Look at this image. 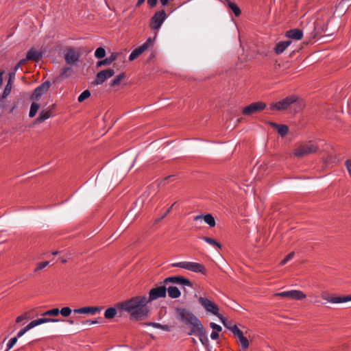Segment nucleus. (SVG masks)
I'll return each mask as SVG.
<instances>
[{"label": "nucleus", "mask_w": 351, "mask_h": 351, "mask_svg": "<svg viewBox=\"0 0 351 351\" xmlns=\"http://www.w3.org/2000/svg\"><path fill=\"white\" fill-rule=\"evenodd\" d=\"M291 44V40L280 41L276 44L274 51L276 54H280Z\"/></svg>", "instance_id": "nucleus-25"}, {"label": "nucleus", "mask_w": 351, "mask_h": 351, "mask_svg": "<svg viewBox=\"0 0 351 351\" xmlns=\"http://www.w3.org/2000/svg\"><path fill=\"white\" fill-rule=\"evenodd\" d=\"M199 339V341L202 342L203 345H206L208 343V339L207 337V334L206 332V330L201 333L199 335L197 336Z\"/></svg>", "instance_id": "nucleus-42"}, {"label": "nucleus", "mask_w": 351, "mask_h": 351, "mask_svg": "<svg viewBox=\"0 0 351 351\" xmlns=\"http://www.w3.org/2000/svg\"><path fill=\"white\" fill-rule=\"evenodd\" d=\"M49 264V261H44V262H40V263H38L37 267L34 269V272H37L38 271L44 269L45 267L48 266Z\"/></svg>", "instance_id": "nucleus-45"}, {"label": "nucleus", "mask_w": 351, "mask_h": 351, "mask_svg": "<svg viewBox=\"0 0 351 351\" xmlns=\"http://www.w3.org/2000/svg\"><path fill=\"white\" fill-rule=\"evenodd\" d=\"M90 96V93L88 90H85L83 91L78 97L77 101L79 102H82L86 99H88Z\"/></svg>", "instance_id": "nucleus-39"}, {"label": "nucleus", "mask_w": 351, "mask_h": 351, "mask_svg": "<svg viewBox=\"0 0 351 351\" xmlns=\"http://www.w3.org/2000/svg\"><path fill=\"white\" fill-rule=\"evenodd\" d=\"M158 0H147V3L149 6L154 7L156 5Z\"/></svg>", "instance_id": "nucleus-53"}, {"label": "nucleus", "mask_w": 351, "mask_h": 351, "mask_svg": "<svg viewBox=\"0 0 351 351\" xmlns=\"http://www.w3.org/2000/svg\"><path fill=\"white\" fill-rule=\"evenodd\" d=\"M286 37L295 40H300L303 37V32L299 29H292L285 34Z\"/></svg>", "instance_id": "nucleus-23"}, {"label": "nucleus", "mask_w": 351, "mask_h": 351, "mask_svg": "<svg viewBox=\"0 0 351 351\" xmlns=\"http://www.w3.org/2000/svg\"><path fill=\"white\" fill-rule=\"evenodd\" d=\"M173 178H174V176H169L168 177H166L165 178V180H171Z\"/></svg>", "instance_id": "nucleus-62"}, {"label": "nucleus", "mask_w": 351, "mask_h": 351, "mask_svg": "<svg viewBox=\"0 0 351 351\" xmlns=\"http://www.w3.org/2000/svg\"><path fill=\"white\" fill-rule=\"evenodd\" d=\"M321 296L323 300L332 304H339L351 301V295L346 296L330 297L326 293H322Z\"/></svg>", "instance_id": "nucleus-13"}, {"label": "nucleus", "mask_w": 351, "mask_h": 351, "mask_svg": "<svg viewBox=\"0 0 351 351\" xmlns=\"http://www.w3.org/2000/svg\"><path fill=\"white\" fill-rule=\"evenodd\" d=\"M18 338L16 337L11 338L8 343H7V350L5 351H8L10 349H11L16 343Z\"/></svg>", "instance_id": "nucleus-46"}, {"label": "nucleus", "mask_w": 351, "mask_h": 351, "mask_svg": "<svg viewBox=\"0 0 351 351\" xmlns=\"http://www.w3.org/2000/svg\"><path fill=\"white\" fill-rule=\"evenodd\" d=\"M210 327L213 330V331H219V332H221V330H222V328L221 326L214 323V322H210Z\"/></svg>", "instance_id": "nucleus-48"}, {"label": "nucleus", "mask_w": 351, "mask_h": 351, "mask_svg": "<svg viewBox=\"0 0 351 351\" xmlns=\"http://www.w3.org/2000/svg\"><path fill=\"white\" fill-rule=\"evenodd\" d=\"M15 76V72L14 71V73H9V79H12L14 78Z\"/></svg>", "instance_id": "nucleus-59"}, {"label": "nucleus", "mask_w": 351, "mask_h": 351, "mask_svg": "<svg viewBox=\"0 0 351 351\" xmlns=\"http://www.w3.org/2000/svg\"><path fill=\"white\" fill-rule=\"evenodd\" d=\"M58 254H59L58 251H54V252H52L53 255H58Z\"/></svg>", "instance_id": "nucleus-63"}, {"label": "nucleus", "mask_w": 351, "mask_h": 351, "mask_svg": "<svg viewBox=\"0 0 351 351\" xmlns=\"http://www.w3.org/2000/svg\"><path fill=\"white\" fill-rule=\"evenodd\" d=\"M167 291L171 298H178L181 295V292L179 289L174 286H169L167 288Z\"/></svg>", "instance_id": "nucleus-30"}, {"label": "nucleus", "mask_w": 351, "mask_h": 351, "mask_svg": "<svg viewBox=\"0 0 351 351\" xmlns=\"http://www.w3.org/2000/svg\"><path fill=\"white\" fill-rule=\"evenodd\" d=\"M276 296L301 300L306 298V294L300 290H291L275 293Z\"/></svg>", "instance_id": "nucleus-9"}, {"label": "nucleus", "mask_w": 351, "mask_h": 351, "mask_svg": "<svg viewBox=\"0 0 351 351\" xmlns=\"http://www.w3.org/2000/svg\"><path fill=\"white\" fill-rule=\"evenodd\" d=\"M154 39L149 38L142 45L134 49L129 56V60L133 61L149 47H153Z\"/></svg>", "instance_id": "nucleus-8"}, {"label": "nucleus", "mask_w": 351, "mask_h": 351, "mask_svg": "<svg viewBox=\"0 0 351 351\" xmlns=\"http://www.w3.org/2000/svg\"><path fill=\"white\" fill-rule=\"evenodd\" d=\"M295 256V253L293 252H290L283 260L280 263V265L283 266L289 261H291Z\"/></svg>", "instance_id": "nucleus-43"}, {"label": "nucleus", "mask_w": 351, "mask_h": 351, "mask_svg": "<svg viewBox=\"0 0 351 351\" xmlns=\"http://www.w3.org/2000/svg\"><path fill=\"white\" fill-rule=\"evenodd\" d=\"M166 294L167 287L164 285L152 289L149 291V297L147 298L148 303L160 298H165Z\"/></svg>", "instance_id": "nucleus-10"}, {"label": "nucleus", "mask_w": 351, "mask_h": 351, "mask_svg": "<svg viewBox=\"0 0 351 351\" xmlns=\"http://www.w3.org/2000/svg\"><path fill=\"white\" fill-rule=\"evenodd\" d=\"M106 56V50L104 47H98L95 51V57L98 59H101Z\"/></svg>", "instance_id": "nucleus-36"}, {"label": "nucleus", "mask_w": 351, "mask_h": 351, "mask_svg": "<svg viewBox=\"0 0 351 351\" xmlns=\"http://www.w3.org/2000/svg\"><path fill=\"white\" fill-rule=\"evenodd\" d=\"M169 0H160V3L162 5H166Z\"/></svg>", "instance_id": "nucleus-57"}, {"label": "nucleus", "mask_w": 351, "mask_h": 351, "mask_svg": "<svg viewBox=\"0 0 351 351\" xmlns=\"http://www.w3.org/2000/svg\"><path fill=\"white\" fill-rule=\"evenodd\" d=\"M102 308L99 306H86L82 307L79 308H75L73 310L75 313L78 314H90L95 315L97 313H99L101 311Z\"/></svg>", "instance_id": "nucleus-19"}, {"label": "nucleus", "mask_w": 351, "mask_h": 351, "mask_svg": "<svg viewBox=\"0 0 351 351\" xmlns=\"http://www.w3.org/2000/svg\"><path fill=\"white\" fill-rule=\"evenodd\" d=\"M67 322L71 325L74 324V321L72 319H68Z\"/></svg>", "instance_id": "nucleus-61"}, {"label": "nucleus", "mask_w": 351, "mask_h": 351, "mask_svg": "<svg viewBox=\"0 0 351 351\" xmlns=\"http://www.w3.org/2000/svg\"><path fill=\"white\" fill-rule=\"evenodd\" d=\"M346 168L348 169V171L349 173V175L351 177V160H346Z\"/></svg>", "instance_id": "nucleus-52"}, {"label": "nucleus", "mask_w": 351, "mask_h": 351, "mask_svg": "<svg viewBox=\"0 0 351 351\" xmlns=\"http://www.w3.org/2000/svg\"><path fill=\"white\" fill-rule=\"evenodd\" d=\"M28 60L27 59V57L24 59H22L18 63L21 64V65L22 66L23 64H24L26 61H27Z\"/></svg>", "instance_id": "nucleus-54"}, {"label": "nucleus", "mask_w": 351, "mask_h": 351, "mask_svg": "<svg viewBox=\"0 0 351 351\" xmlns=\"http://www.w3.org/2000/svg\"><path fill=\"white\" fill-rule=\"evenodd\" d=\"M297 101V97L295 96H289L287 97L275 104H272L270 106V109L271 110H282L287 109L292 104L295 103Z\"/></svg>", "instance_id": "nucleus-6"}, {"label": "nucleus", "mask_w": 351, "mask_h": 351, "mask_svg": "<svg viewBox=\"0 0 351 351\" xmlns=\"http://www.w3.org/2000/svg\"><path fill=\"white\" fill-rule=\"evenodd\" d=\"M166 19L167 14L164 10L156 12L151 19L150 28L158 30Z\"/></svg>", "instance_id": "nucleus-7"}, {"label": "nucleus", "mask_w": 351, "mask_h": 351, "mask_svg": "<svg viewBox=\"0 0 351 351\" xmlns=\"http://www.w3.org/2000/svg\"><path fill=\"white\" fill-rule=\"evenodd\" d=\"M117 311L115 308L110 307L106 310L104 313V317L106 319H112L116 315Z\"/></svg>", "instance_id": "nucleus-33"}, {"label": "nucleus", "mask_w": 351, "mask_h": 351, "mask_svg": "<svg viewBox=\"0 0 351 351\" xmlns=\"http://www.w3.org/2000/svg\"><path fill=\"white\" fill-rule=\"evenodd\" d=\"M169 282L182 285L188 287L191 286V281L189 279L184 278L182 276H171L165 278L164 280V283L168 284Z\"/></svg>", "instance_id": "nucleus-18"}, {"label": "nucleus", "mask_w": 351, "mask_h": 351, "mask_svg": "<svg viewBox=\"0 0 351 351\" xmlns=\"http://www.w3.org/2000/svg\"><path fill=\"white\" fill-rule=\"evenodd\" d=\"M144 1L145 0H138L137 5H139L142 4Z\"/></svg>", "instance_id": "nucleus-60"}, {"label": "nucleus", "mask_w": 351, "mask_h": 351, "mask_svg": "<svg viewBox=\"0 0 351 351\" xmlns=\"http://www.w3.org/2000/svg\"><path fill=\"white\" fill-rule=\"evenodd\" d=\"M319 146L315 141H309L299 145L294 150L295 156L302 158L304 156L315 153L318 151Z\"/></svg>", "instance_id": "nucleus-3"}, {"label": "nucleus", "mask_w": 351, "mask_h": 351, "mask_svg": "<svg viewBox=\"0 0 351 351\" xmlns=\"http://www.w3.org/2000/svg\"><path fill=\"white\" fill-rule=\"evenodd\" d=\"M39 108H40V105L38 104L33 102L30 107L29 117L31 118L34 117L36 114Z\"/></svg>", "instance_id": "nucleus-34"}, {"label": "nucleus", "mask_w": 351, "mask_h": 351, "mask_svg": "<svg viewBox=\"0 0 351 351\" xmlns=\"http://www.w3.org/2000/svg\"><path fill=\"white\" fill-rule=\"evenodd\" d=\"M50 86L51 83L49 81H46L41 84L34 90L31 99L38 101L40 97L49 90Z\"/></svg>", "instance_id": "nucleus-14"}, {"label": "nucleus", "mask_w": 351, "mask_h": 351, "mask_svg": "<svg viewBox=\"0 0 351 351\" xmlns=\"http://www.w3.org/2000/svg\"><path fill=\"white\" fill-rule=\"evenodd\" d=\"M32 328H33L32 327L30 323H29L25 327L23 328L18 332L16 337L17 338L22 337L26 332H27L28 330H29Z\"/></svg>", "instance_id": "nucleus-40"}, {"label": "nucleus", "mask_w": 351, "mask_h": 351, "mask_svg": "<svg viewBox=\"0 0 351 351\" xmlns=\"http://www.w3.org/2000/svg\"><path fill=\"white\" fill-rule=\"evenodd\" d=\"M174 204H175V203H174V204H173L171 205V206L170 208H169L166 210V212H165V213L161 216V217H160V218H159V219H156V222L157 223V222L160 221L162 219L165 218V217H166V216H167V215L171 212V209H172V208H173V205H174Z\"/></svg>", "instance_id": "nucleus-49"}, {"label": "nucleus", "mask_w": 351, "mask_h": 351, "mask_svg": "<svg viewBox=\"0 0 351 351\" xmlns=\"http://www.w3.org/2000/svg\"><path fill=\"white\" fill-rule=\"evenodd\" d=\"M114 75V71L112 69H105L99 72L96 75V79L93 82L94 85L103 84L107 79Z\"/></svg>", "instance_id": "nucleus-12"}, {"label": "nucleus", "mask_w": 351, "mask_h": 351, "mask_svg": "<svg viewBox=\"0 0 351 351\" xmlns=\"http://www.w3.org/2000/svg\"><path fill=\"white\" fill-rule=\"evenodd\" d=\"M219 331H213L210 334V338L213 340H216L219 338Z\"/></svg>", "instance_id": "nucleus-51"}, {"label": "nucleus", "mask_w": 351, "mask_h": 351, "mask_svg": "<svg viewBox=\"0 0 351 351\" xmlns=\"http://www.w3.org/2000/svg\"><path fill=\"white\" fill-rule=\"evenodd\" d=\"M200 219H203L208 226L214 227L216 224L215 219L211 214H206L205 215H197L194 217L195 221H197Z\"/></svg>", "instance_id": "nucleus-24"}, {"label": "nucleus", "mask_w": 351, "mask_h": 351, "mask_svg": "<svg viewBox=\"0 0 351 351\" xmlns=\"http://www.w3.org/2000/svg\"><path fill=\"white\" fill-rule=\"evenodd\" d=\"M332 15L333 14L332 9L326 8L320 10L317 13V19L315 22V29L328 35V25L330 20L332 19Z\"/></svg>", "instance_id": "nucleus-2"}, {"label": "nucleus", "mask_w": 351, "mask_h": 351, "mask_svg": "<svg viewBox=\"0 0 351 351\" xmlns=\"http://www.w3.org/2000/svg\"><path fill=\"white\" fill-rule=\"evenodd\" d=\"M266 108V104L261 101L254 102L243 109V114L251 115L256 112L261 111Z\"/></svg>", "instance_id": "nucleus-11"}, {"label": "nucleus", "mask_w": 351, "mask_h": 351, "mask_svg": "<svg viewBox=\"0 0 351 351\" xmlns=\"http://www.w3.org/2000/svg\"><path fill=\"white\" fill-rule=\"evenodd\" d=\"M72 311L71 309L69 308V307H63L62 308L61 310H60V313L63 316V317H68L70 315V314L71 313Z\"/></svg>", "instance_id": "nucleus-44"}, {"label": "nucleus", "mask_w": 351, "mask_h": 351, "mask_svg": "<svg viewBox=\"0 0 351 351\" xmlns=\"http://www.w3.org/2000/svg\"><path fill=\"white\" fill-rule=\"evenodd\" d=\"M228 7L232 10V11L234 12L236 16H239L241 14V10L240 8L237 5L236 3L233 2H229L228 3Z\"/></svg>", "instance_id": "nucleus-37"}, {"label": "nucleus", "mask_w": 351, "mask_h": 351, "mask_svg": "<svg viewBox=\"0 0 351 351\" xmlns=\"http://www.w3.org/2000/svg\"><path fill=\"white\" fill-rule=\"evenodd\" d=\"M171 265L173 267H180L195 273H200L202 274H206V273L205 267L202 264L195 262L182 261L172 263Z\"/></svg>", "instance_id": "nucleus-4"}, {"label": "nucleus", "mask_w": 351, "mask_h": 351, "mask_svg": "<svg viewBox=\"0 0 351 351\" xmlns=\"http://www.w3.org/2000/svg\"><path fill=\"white\" fill-rule=\"evenodd\" d=\"M58 319L53 318H38L32 321L30 323L32 328H34L38 325L49 323V322H57Z\"/></svg>", "instance_id": "nucleus-27"}, {"label": "nucleus", "mask_w": 351, "mask_h": 351, "mask_svg": "<svg viewBox=\"0 0 351 351\" xmlns=\"http://www.w3.org/2000/svg\"><path fill=\"white\" fill-rule=\"evenodd\" d=\"M190 325L192 326L191 330L189 333L190 335H195L198 336L206 330L203 324L197 317L193 319V321L190 324Z\"/></svg>", "instance_id": "nucleus-17"}, {"label": "nucleus", "mask_w": 351, "mask_h": 351, "mask_svg": "<svg viewBox=\"0 0 351 351\" xmlns=\"http://www.w3.org/2000/svg\"><path fill=\"white\" fill-rule=\"evenodd\" d=\"M198 302L208 313L213 314L217 317L221 315V314L219 313V308L217 305L213 301L206 298L199 297L198 298Z\"/></svg>", "instance_id": "nucleus-5"}, {"label": "nucleus", "mask_w": 351, "mask_h": 351, "mask_svg": "<svg viewBox=\"0 0 351 351\" xmlns=\"http://www.w3.org/2000/svg\"><path fill=\"white\" fill-rule=\"evenodd\" d=\"M271 125L275 129H276L278 134L281 137L285 136L289 131L288 126H287L286 125H279L274 123H271Z\"/></svg>", "instance_id": "nucleus-29"}, {"label": "nucleus", "mask_w": 351, "mask_h": 351, "mask_svg": "<svg viewBox=\"0 0 351 351\" xmlns=\"http://www.w3.org/2000/svg\"><path fill=\"white\" fill-rule=\"evenodd\" d=\"M73 72V70L71 67H64L62 69V72L60 73V76L62 77H68Z\"/></svg>", "instance_id": "nucleus-41"}, {"label": "nucleus", "mask_w": 351, "mask_h": 351, "mask_svg": "<svg viewBox=\"0 0 351 351\" xmlns=\"http://www.w3.org/2000/svg\"><path fill=\"white\" fill-rule=\"evenodd\" d=\"M118 56L117 53H112L108 58L99 60L97 62V66L100 67L101 66H108L112 64V62H114Z\"/></svg>", "instance_id": "nucleus-21"}, {"label": "nucleus", "mask_w": 351, "mask_h": 351, "mask_svg": "<svg viewBox=\"0 0 351 351\" xmlns=\"http://www.w3.org/2000/svg\"><path fill=\"white\" fill-rule=\"evenodd\" d=\"M11 90H12V82H11V79H9L7 82V84L3 90L2 95L0 97V106L1 107L4 106L3 100L5 98H6L10 94Z\"/></svg>", "instance_id": "nucleus-26"}, {"label": "nucleus", "mask_w": 351, "mask_h": 351, "mask_svg": "<svg viewBox=\"0 0 351 351\" xmlns=\"http://www.w3.org/2000/svg\"><path fill=\"white\" fill-rule=\"evenodd\" d=\"M125 76L124 73H121L117 75L110 82L111 86H117L125 79Z\"/></svg>", "instance_id": "nucleus-31"}, {"label": "nucleus", "mask_w": 351, "mask_h": 351, "mask_svg": "<svg viewBox=\"0 0 351 351\" xmlns=\"http://www.w3.org/2000/svg\"><path fill=\"white\" fill-rule=\"evenodd\" d=\"M202 239L215 247H217L219 249H221V244L212 238L203 237H202Z\"/></svg>", "instance_id": "nucleus-32"}, {"label": "nucleus", "mask_w": 351, "mask_h": 351, "mask_svg": "<svg viewBox=\"0 0 351 351\" xmlns=\"http://www.w3.org/2000/svg\"><path fill=\"white\" fill-rule=\"evenodd\" d=\"M196 317L186 309L179 310V319L186 324H190Z\"/></svg>", "instance_id": "nucleus-20"}, {"label": "nucleus", "mask_w": 351, "mask_h": 351, "mask_svg": "<svg viewBox=\"0 0 351 351\" xmlns=\"http://www.w3.org/2000/svg\"><path fill=\"white\" fill-rule=\"evenodd\" d=\"M218 318L221 321L223 326L232 332V328L237 326V325H233L230 322H228L225 317H223L222 315H219Z\"/></svg>", "instance_id": "nucleus-35"}, {"label": "nucleus", "mask_w": 351, "mask_h": 351, "mask_svg": "<svg viewBox=\"0 0 351 351\" xmlns=\"http://www.w3.org/2000/svg\"><path fill=\"white\" fill-rule=\"evenodd\" d=\"M21 66V64L17 63L14 68V71L16 72Z\"/></svg>", "instance_id": "nucleus-56"}, {"label": "nucleus", "mask_w": 351, "mask_h": 351, "mask_svg": "<svg viewBox=\"0 0 351 351\" xmlns=\"http://www.w3.org/2000/svg\"><path fill=\"white\" fill-rule=\"evenodd\" d=\"M67 258H68L61 257V258H60V261H61V262H62V263H66V262H67Z\"/></svg>", "instance_id": "nucleus-58"}, {"label": "nucleus", "mask_w": 351, "mask_h": 351, "mask_svg": "<svg viewBox=\"0 0 351 351\" xmlns=\"http://www.w3.org/2000/svg\"><path fill=\"white\" fill-rule=\"evenodd\" d=\"M43 56V52L41 51H38L35 49L34 48H32L29 49L27 53V59L28 60H34L37 61Z\"/></svg>", "instance_id": "nucleus-22"}, {"label": "nucleus", "mask_w": 351, "mask_h": 351, "mask_svg": "<svg viewBox=\"0 0 351 351\" xmlns=\"http://www.w3.org/2000/svg\"><path fill=\"white\" fill-rule=\"evenodd\" d=\"M149 325L152 326L154 328H160L165 330H167L168 329V326L167 325H162L159 323H150Z\"/></svg>", "instance_id": "nucleus-47"}, {"label": "nucleus", "mask_w": 351, "mask_h": 351, "mask_svg": "<svg viewBox=\"0 0 351 351\" xmlns=\"http://www.w3.org/2000/svg\"><path fill=\"white\" fill-rule=\"evenodd\" d=\"M232 333L238 338L240 346L243 350L248 348L250 342L247 337L243 335V332L237 326L232 328Z\"/></svg>", "instance_id": "nucleus-15"}, {"label": "nucleus", "mask_w": 351, "mask_h": 351, "mask_svg": "<svg viewBox=\"0 0 351 351\" xmlns=\"http://www.w3.org/2000/svg\"><path fill=\"white\" fill-rule=\"evenodd\" d=\"M147 304L146 295L136 296L120 303L118 307L128 312L132 318L139 320L148 315L149 311L147 306Z\"/></svg>", "instance_id": "nucleus-1"}, {"label": "nucleus", "mask_w": 351, "mask_h": 351, "mask_svg": "<svg viewBox=\"0 0 351 351\" xmlns=\"http://www.w3.org/2000/svg\"><path fill=\"white\" fill-rule=\"evenodd\" d=\"M98 322L97 320H93V321H86V324H88L89 325L90 324H97Z\"/></svg>", "instance_id": "nucleus-55"}, {"label": "nucleus", "mask_w": 351, "mask_h": 351, "mask_svg": "<svg viewBox=\"0 0 351 351\" xmlns=\"http://www.w3.org/2000/svg\"><path fill=\"white\" fill-rule=\"evenodd\" d=\"M80 57V53L74 49H69L64 55V59L68 64H73Z\"/></svg>", "instance_id": "nucleus-16"}, {"label": "nucleus", "mask_w": 351, "mask_h": 351, "mask_svg": "<svg viewBox=\"0 0 351 351\" xmlns=\"http://www.w3.org/2000/svg\"><path fill=\"white\" fill-rule=\"evenodd\" d=\"M27 319V313H25L17 317L16 319V322L21 323L22 321Z\"/></svg>", "instance_id": "nucleus-50"}, {"label": "nucleus", "mask_w": 351, "mask_h": 351, "mask_svg": "<svg viewBox=\"0 0 351 351\" xmlns=\"http://www.w3.org/2000/svg\"><path fill=\"white\" fill-rule=\"evenodd\" d=\"M51 116V110H42L40 112L38 117L36 118L35 123H41Z\"/></svg>", "instance_id": "nucleus-28"}, {"label": "nucleus", "mask_w": 351, "mask_h": 351, "mask_svg": "<svg viewBox=\"0 0 351 351\" xmlns=\"http://www.w3.org/2000/svg\"><path fill=\"white\" fill-rule=\"evenodd\" d=\"M60 314V310L57 308H52L44 312L42 315L57 316Z\"/></svg>", "instance_id": "nucleus-38"}]
</instances>
